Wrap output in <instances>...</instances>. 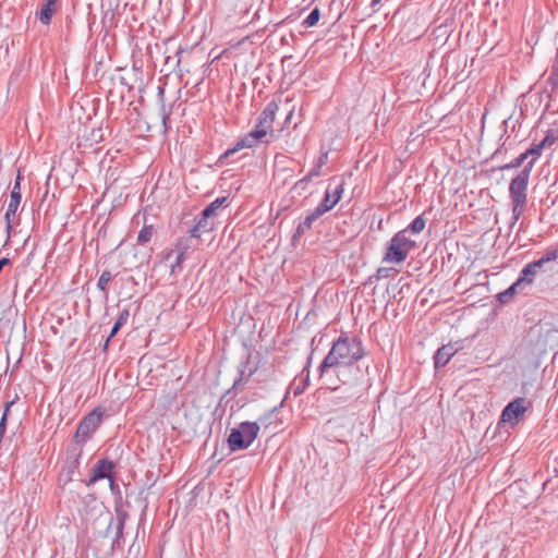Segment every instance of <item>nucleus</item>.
Listing matches in <instances>:
<instances>
[{"instance_id": "2", "label": "nucleus", "mask_w": 558, "mask_h": 558, "mask_svg": "<svg viewBox=\"0 0 558 558\" xmlns=\"http://www.w3.org/2000/svg\"><path fill=\"white\" fill-rule=\"evenodd\" d=\"M534 165L535 159L527 161L520 173H518L509 184V195L512 203V222L510 228H513L525 209L527 203V184Z\"/></svg>"}, {"instance_id": "29", "label": "nucleus", "mask_w": 558, "mask_h": 558, "mask_svg": "<svg viewBox=\"0 0 558 558\" xmlns=\"http://www.w3.org/2000/svg\"><path fill=\"white\" fill-rule=\"evenodd\" d=\"M544 148L541 147V143L538 144H532V146L525 150L524 153L527 154V158L530 156H532V159H535V161L537 160V158L542 155V150Z\"/></svg>"}, {"instance_id": "9", "label": "nucleus", "mask_w": 558, "mask_h": 558, "mask_svg": "<svg viewBox=\"0 0 558 558\" xmlns=\"http://www.w3.org/2000/svg\"><path fill=\"white\" fill-rule=\"evenodd\" d=\"M343 193V186L341 183L337 184L333 189L330 185L327 187L324 198L320 204L315 208L317 214L322 216L327 211L331 210L341 199Z\"/></svg>"}, {"instance_id": "8", "label": "nucleus", "mask_w": 558, "mask_h": 558, "mask_svg": "<svg viewBox=\"0 0 558 558\" xmlns=\"http://www.w3.org/2000/svg\"><path fill=\"white\" fill-rule=\"evenodd\" d=\"M525 398H515L509 402L501 412L500 421L514 426L527 410Z\"/></svg>"}, {"instance_id": "15", "label": "nucleus", "mask_w": 558, "mask_h": 558, "mask_svg": "<svg viewBox=\"0 0 558 558\" xmlns=\"http://www.w3.org/2000/svg\"><path fill=\"white\" fill-rule=\"evenodd\" d=\"M210 218L204 217V211H202L196 225L190 230V235L192 238H201L202 233L213 230L214 223L210 221Z\"/></svg>"}, {"instance_id": "39", "label": "nucleus", "mask_w": 558, "mask_h": 558, "mask_svg": "<svg viewBox=\"0 0 558 558\" xmlns=\"http://www.w3.org/2000/svg\"><path fill=\"white\" fill-rule=\"evenodd\" d=\"M14 400L12 401H9L5 403V407H4V411H3V414H5V420H8V414H9V411H10V408L14 404Z\"/></svg>"}, {"instance_id": "4", "label": "nucleus", "mask_w": 558, "mask_h": 558, "mask_svg": "<svg viewBox=\"0 0 558 558\" xmlns=\"http://www.w3.org/2000/svg\"><path fill=\"white\" fill-rule=\"evenodd\" d=\"M415 246V241L407 235V231H399L389 241L383 263H403Z\"/></svg>"}, {"instance_id": "35", "label": "nucleus", "mask_w": 558, "mask_h": 558, "mask_svg": "<svg viewBox=\"0 0 558 558\" xmlns=\"http://www.w3.org/2000/svg\"><path fill=\"white\" fill-rule=\"evenodd\" d=\"M389 270H390L389 268H385V267L378 268V270H377V278L381 279V278L388 277Z\"/></svg>"}, {"instance_id": "21", "label": "nucleus", "mask_w": 558, "mask_h": 558, "mask_svg": "<svg viewBox=\"0 0 558 558\" xmlns=\"http://www.w3.org/2000/svg\"><path fill=\"white\" fill-rule=\"evenodd\" d=\"M129 317H130V311L128 308H123L120 312L119 317L117 318V320H116V323H114V325H113V327L111 329V332H110L109 337L106 340L105 348H107L108 342L110 341V339L112 337H114L118 333V331L121 329V327L126 324Z\"/></svg>"}, {"instance_id": "30", "label": "nucleus", "mask_w": 558, "mask_h": 558, "mask_svg": "<svg viewBox=\"0 0 558 558\" xmlns=\"http://www.w3.org/2000/svg\"><path fill=\"white\" fill-rule=\"evenodd\" d=\"M556 141H557V136L555 134V131L549 130L547 132L546 136L541 142V147H543V148L549 147V146L554 145Z\"/></svg>"}, {"instance_id": "33", "label": "nucleus", "mask_w": 558, "mask_h": 558, "mask_svg": "<svg viewBox=\"0 0 558 558\" xmlns=\"http://www.w3.org/2000/svg\"><path fill=\"white\" fill-rule=\"evenodd\" d=\"M327 159H328V151H325L322 154V156L316 161L317 168H323V166L326 165Z\"/></svg>"}, {"instance_id": "3", "label": "nucleus", "mask_w": 558, "mask_h": 558, "mask_svg": "<svg viewBox=\"0 0 558 558\" xmlns=\"http://www.w3.org/2000/svg\"><path fill=\"white\" fill-rule=\"evenodd\" d=\"M264 422L265 418L259 417L258 422H242L236 428H233L228 437L230 450L236 451L248 448L258 435L259 423L263 424Z\"/></svg>"}, {"instance_id": "1", "label": "nucleus", "mask_w": 558, "mask_h": 558, "mask_svg": "<svg viewBox=\"0 0 558 558\" xmlns=\"http://www.w3.org/2000/svg\"><path fill=\"white\" fill-rule=\"evenodd\" d=\"M364 355L365 351L361 340L357 338L340 337L333 342L330 351L318 367L320 379L324 380V384L328 388L337 390L339 386L336 385L331 374V369H336L338 380L343 385H349L347 399L357 398L359 391L355 385L342 379L341 376H344L351 369L352 365Z\"/></svg>"}, {"instance_id": "16", "label": "nucleus", "mask_w": 558, "mask_h": 558, "mask_svg": "<svg viewBox=\"0 0 558 558\" xmlns=\"http://www.w3.org/2000/svg\"><path fill=\"white\" fill-rule=\"evenodd\" d=\"M537 275V271L534 269V266H532L530 263L526 264L522 270L520 271L519 278L517 281L526 289L527 287H531L534 282V278Z\"/></svg>"}, {"instance_id": "10", "label": "nucleus", "mask_w": 558, "mask_h": 558, "mask_svg": "<svg viewBox=\"0 0 558 558\" xmlns=\"http://www.w3.org/2000/svg\"><path fill=\"white\" fill-rule=\"evenodd\" d=\"M22 199H13L10 198L5 214H4V222H5V232L7 239L4 245H7L12 236L13 229L16 225H19L20 219L17 218V210L21 205Z\"/></svg>"}, {"instance_id": "34", "label": "nucleus", "mask_w": 558, "mask_h": 558, "mask_svg": "<svg viewBox=\"0 0 558 558\" xmlns=\"http://www.w3.org/2000/svg\"><path fill=\"white\" fill-rule=\"evenodd\" d=\"M244 371L239 369V377L234 380L232 389H236L243 381Z\"/></svg>"}, {"instance_id": "41", "label": "nucleus", "mask_w": 558, "mask_h": 558, "mask_svg": "<svg viewBox=\"0 0 558 558\" xmlns=\"http://www.w3.org/2000/svg\"><path fill=\"white\" fill-rule=\"evenodd\" d=\"M303 390H304V387H299V388H296V390H295V392H294V393H295V395H298V393H302V392H303Z\"/></svg>"}, {"instance_id": "12", "label": "nucleus", "mask_w": 558, "mask_h": 558, "mask_svg": "<svg viewBox=\"0 0 558 558\" xmlns=\"http://www.w3.org/2000/svg\"><path fill=\"white\" fill-rule=\"evenodd\" d=\"M458 343H448L439 348L434 356L435 368L445 366L450 359L459 351Z\"/></svg>"}, {"instance_id": "28", "label": "nucleus", "mask_w": 558, "mask_h": 558, "mask_svg": "<svg viewBox=\"0 0 558 558\" xmlns=\"http://www.w3.org/2000/svg\"><path fill=\"white\" fill-rule=\"evenodd\" d=\"M527 159V154L522 153L514 159H512L509 163L501 167L502 170L515 169L523 165V162Z\"/></svg>"}, {"instance_id": "36", "label": "nucleus", "mask_w": 558, "mask_h": 558, "mask_svg": "<svg viewBox=\"0 0 558 558\" xmlns=\"http://www.w3.org/2000/svg\"><path fill=\"white\" fill-rule=\"evenodd\" d=\"M10 198H13V199H22L21 191H20V190H14V189L12 187L11 193H10Z\"/></svg>"}, {"instance_id": "24", "label": "nucleus", "mask_w": 558, "mask_h": 558, "mask_svg": "<svg viewBox=\"0 0 558 558\" xmlns=\"http://www.w3.org/2000/svg\"><path fill=\"white\" fill-rule=\"evenodd\" d=\"M154 235V227L153 226H144L137 235L136 243L140 245H144L151 240Z\"/></svg>"}, {"instance_id": "27", "label": "nucleus", "mask_w": 558, "mask_h": 558, "mask_svg": "<svg viewBox=\"0 0 558 558\" xmlns=\"http://www.w3.org/2000/svg\"><path fill=\"white\" fill-rule=\"evenodd\" d=\"M320 12L318 8H314L306 19L302 22L304 27H312L319 21Z\"/></svg>"}, {"instance_id": "26", "label": "nucleus", "mask_w": 558, "mask_h": 558, "mask_svg": "<svg viewBox=\"0 0 558 558\" xmlns=\"http://www.w3.org/2000/svg\"><path fill=\"white\" fill-rule=\"evenodd\" d=\"M112 279V275L108 270H104L101 275L98 278L97 288L102 291L105 294H107L108 291V283Z\"/></svg>"}, {"instance_id": "11", "label": "nucleus", "mask_w": 558, "mask_h": 558, "mask_svg": "<svg viewBox=\"0 0 558 558\" xmlns=\"http://www.w3.org/2000/svg\"><path fill=\"white\" fill-rule=\"evenodd\" d=\"M82 448L83 447H78L75 445H73L70 448L69 452L71 453L73 460L69 464L68 469L65 471H62L59 475V482L62 483V485H66L68 483H70L73 480V475L78 470L80 459L82 456Z\"/></svg>"}, {"instance_id": "17", "label": "nucleus", "mask_w": 558, "mask_h": 558, "mask_svg": "<svg viewBox=\"0 0 558 558\" xmlns=\"http://www.w3.org/2000/svg\"><path fill=\"white\" fill-rule=\"evenodd\" d=\"M45 4L38 12V19L44 25H49L56 13L54 4L57 0H45Z\"/></svg>"}, {"instance_id": "19", "label": "nucleus", "mask_w": 558, "mask_h": 558, "mask_svg": "<svg viewBox=\"0 0 558 558\" xmlns=\"http://www.w3.org/2000/svg\"><path fill=\"white\" fill-rule=\"evenodd\" d=\"M558 258V252L556 250L554 251H547L539 259L534 260L530 263L532 266H534V269L537 271V274L542 270H544V267L546 264L550 262H555Z\"/></svg>"}, {"instance_id": "38", "label": "nucleus", "mask_w": 558, "mask_h": 558, "mask_svg": "<svg viewBox=\"0 0 558 558\" xmlns=\"http://www.w3.org/2000/svg\"><path fill=\"white\" fill-rule=\"evenodd\" d=\"M380 2L381 0H372L371 8L373 12H377L379 10Z\"/></svg>"}, {"instance_id": "20", "label": "nucleus", "mask_w": 558, "mask_h": 558, "mask_svg": "<svg viewBox=\"0 0 558 558\" xmlns=\"http://www.w3.org/2000/svg\"><path fill=\"white\" fill-rule=\"evenodd\" d=\"M558 258V252L556 250L554 251H547L539 259L534 260L530 263L532 266H534V269L537 271V274L542 270H544V267L546 264L550 262H555Z\"/></svg>"}, {"instance_id": "23", "label": "nucleus", "mask_w": 558, "mask_h": 558, "mask_svg": "<svg viewBox=\"0 0 558 558\" xmlns=\"http://www.w3.org/2000/svg\"><path fill=\"white\" fill-rule=\"evenodd\" d=\"M425 219L422 216H417L405 229L402 231H407L412 233H421L425 228Z\"/></svg>"}, {"instance_id": "14", "label": "nucleus", "mask_w": 558, "mask_h": 558, "mask_svg": "<svg viewBox=\"0 0 558 558\" xmlns=\"http://www.w3.org/2000/svg\"><path fill=\"white\" fill-rule=\"evenodd\" d=\"M322 217V215L318 213L317 214V210L314 209L312 213H310L303 221H301L299 223V226L296 227V230L293 234V238L292 240L293 241H296L298 239H300L302 235H304L313 226V223Z\"/></svg>"}, {"instance_id": "18", "label": "nucleus", "mask_w": 558, "mask_h": 558, "mask_svg": "<svg viewBox=\"0 0 558 558\" xmlns=\"http://www.w3.org/2000/svg\"><path fill=\"white\" fill-rule=\"evenodd\" d=\"M524 290L525 289L515 280L508 289L498 293L497 299L500 303L507 304L517 293L523 292Z\"/></svg>"}, {"instance_id": "32", "label": "nucleus", "mask_w": 558, "mask_h": 558, "mask_svg": "<svg viewBox=\"0 0 558 558\" xmlns=\"http://www.w3.org/2000/svg\"><path fill=\"white\" fill-rule=\"evenodd\" d=\"M184 254H185V253H184L183 251H181V252L178 254V256H177V258H175V263L172 265V272H174V270H175V268H177V267H179V268L181 267V265H182V263H183V260H184Z\"/></svg>"}, {"instance_id": "40", "label": "nucleus", "mask_w": 558, "mask_h": 558, "mask_svg": "<svg viewBox=\"0 0 558 558\" xmlns=\"http://www.w3.org/2000/svg\"><path fill=\"white\" fill-rule=\"evenodd\" d=\"M168 118H169V114H168V113H165V114L162 116V122H163V124H165V125H166V123H167V119H168Z\"/></svg>"}, {"instance_id": "31", "label": "nucleus", "mask_w": 558, "mask_h": 558, "mask_svg": "<svg viewBox=\"0 0 558 558\" xmlns=\"http://www.w3.org/2000/svg\"><path fill=\"white\" fill-rule=\"evenodd\" d=\"M548 82L551 86L558 85V70L551 68V71H550V74L548 77Z\"/></svg>"}, {"instance_id": "25", "label": "nucleus", "mask_w": 558, "mask_h": 558, "mask_svg": "<svg viewBox=\"0 0 558 558\" xmlns=\"http://www.w3.org/2000/svg\"><path fill=\"white\" fill-rule=\"evenodd\" d=\"M320 169L322 168H317V165L315 163L314 168L308 172V174L299 180L294 187L304 189L305 184H307L313 178L319 177L322 174Z\"/></svg>"}, {"instance_id": "7", "label": "nucleus", "mask_w": 558, "mask_h": 558, "mask_svg": "<svg viewBox=\"0 0 558 558\" xmlns=\"http://www.w3.org/2000/svg\"><path fill=\"white\" fill-rule=\"evenodd\" d=\"M114 468H116V464L108 459L98 460L92 468L90 477L86 482V485L92 486L95 483H97L98 481L107 478L110 481L111 489H113V486L116 484L114 478H113Z\"/></svg>"}, {"instance_id": "13", "label": "nucleus", "mask_w": 558, "mask_h": 558, "mask_svg": "<svg viewBox=\"0 0 558 558\" xmlns=\"http://www.w3.org/2000/svg\"><path fill=\"white\" fill-rule=\"evenodd\" d=\"M277 111H278L277 102L270 101L266 105V107L259 114L257 121L262 124V126L272 130V124L275 122Z\"/></svg>"}, {"instance_id": "6", "label": "nucleus", "mask_w": 558, "mask_h": 558, "mask_svg": "<svg viewBox=\"0 0 558 558\" xmlns=\"http://www.w3.org/2000/svg\"><path fill=\"white\" fill-rule=\"evenodd\" d=\"M269 131L270 130L268 128L262 126V124L257 121L255 129L242 137L233 148L227 149L221 158H228L242 148H252L259 143H268Z\"/></svg>"}, {"instance_id": "22", "label": "nucleus", "mask_w": 558, "mask_h": 558, "mask_svg": "<svg viewBox=\"0 0 558 558\" xmlns=\"http://www.w3.org/2000/svg\"><path fill=\"white\" fill-rule=\"evenodd\" d=\"M227 202L228 198L225 196L216 198L214 202H211L203 209L204 217H214L216 215V211L222 206H225Z\"/></svg>"}, {"instance_id": "5", "label": "nucleus", "mask_w": 558, "mask_h": 558, "mask_svg": "<svg viewBox=\"0 0 558 558\" xmlns=\"http://www.w3.org/2000/svg\"><path fill=\"white\" fill-rule=\"evenodd\" d=\"M102 412L98 409L93 410L87 415H85L77 425L75 435H74V445L78 447H83L93 436V434L97 430V428L101 424Z\"/></svg>"}, {"instance_id": "37", "label": "nucleus", "mask_w": 558, "mask_h": 558, "mask_svg": "<svg viewBox=\"0 0 558 558\" xmlns=\"http://www.w3.org/2000/svg\"><path fill=\"white\" fill-rule=\"evenodd\" d=\"M21 181H22V175H21V172L19 171L17 175H16V179H15V182L13 184V189L14 190H20L21 191Z\"/></svg>"}]
</instances>
